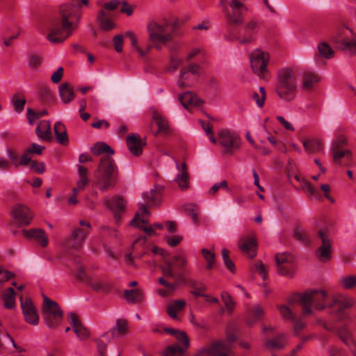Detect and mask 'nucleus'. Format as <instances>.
Masks as SVG:
<instances>
[{
  "label": "nucleus",
  "instance_id": "6e6d98bb",
  "mask_svg": "<svg viewBox=\"0 0 356 356\" xmlns=\"http://www.w3.org/2000/svg\"><path fill=\"white\" fill-rule=\"evenodd\" d=\"M127 35H129L131 40V44L132 47L138 53V54L140 56H145L150 51L151 49H149V44L147 46V48L145 49H141L138 45L137 38H136L134 33H127Z\"/></svg>",
  "mask_w": 356,
  "mask_h": 356
},
{
  "label": "nucleus",
  "instance_id": "ddd939ff",
  "mask_svg": "<svg viewBox=\"0 0 356 356\" xmlns=\"http://www.w3.org/2000/svg\"><path fill=\"white\" fill-rule=\"evenodd\" d=\"M199 72V66L191 64L188 67L181 70L177 80V86L179 88L191 87L196 79V75Z\"/></svg>",
  "mask_w": 356,
  "mask_h": 356
},
{
  "label": "nucleus",
  "instance_id": "f8f14e48",
  "mask_svg": "<svg viewBox=\"0 0 356 356\" xmlns=\"http://www.w3.org/2000/svg\"><path fill=\"white\" fill-rule=\"evenodd\" d=\"M218 136L220 144L225 149L227 152H231L236 149L240 145V138L235 132L223 129L218 132Z\"/></svg>",
  "mask_w": 356,
  "mask_h": 356
},
{
  "label": "nucleus",
  "instance_id": "2eb2a0df",
  "mask_svg": "<svg viewBox=\"0 0 356 356\" xmlns=\"http://www.w3.org/2000/svg\"><path fill=\"white\" fill-rule=\"evenodd\" d=\"M229 6L232 13L227 15L229 23L234 24H241L243 22V14L247 12V7L238 0H230Z\"/></svg>",
  "mask_w": 356,
  "mask_h": 356
},
{
  "label": "nucleus",
  "instance_id": "c03bdc74",
  "mask_svg": "<svg viewBox=\"0 0 356 356\" xmlns=\"http://www.w3.org/2000/svg\"><path fill=\"white\" fill-rule=\"evenodd\" d=\"M333 161L337 165H341V159L345 158L349 160L351 157V152L348 149H331Z\"/></svg>",
  "mask_w": 356,
  "mask_h": 356
},
{
  "label": "nucleus",
  "instance_id": "3c124183",
  "mask_svg": "<svg viewBox=\"0 0 356 356\" xmlns=\"http://www.w3.org/2000/svg\"><path fill=\"white\" fill-rule=\"evenodd\" d=\"M185 349L179 344L167 346L163 351L161 356H182Z\"/></svg>",
  "mask_w": 356,
  "mask_h": 356
},
{
  "label": "nucleus",
  "instance_id": "0eeeda50",
  "mask_svg": "<svg viewBox=\"0 0 356 356\" xmlns=\"http://www.w3.org/2000/svg\"><path fill=\"white\" fill-rule=\"evenodd\" d=\"M44 324L50 329H56L63 321V312L59 305L48 298H44L42 313Z\"/></svg>",
  "mask_w": 356,
  "mask_h": 356
},
{
  "label": "nucleus",
  "instance_id": "5701e85b",
  "mask_svg": "<svg viewBox=\"0 0 356 356\" xmlns=\"http://www.w3.org/2000/svg\"><path fill=\"white\" fill-rule=\"evenodd\" d=\"M22 234L25 238L35 239L43 248L49 243L47 236L42 229H24Z\"/></svg>",
  "mask_w": 356,
  "mask_h": 356
},
{
  "label": "nucleus",
  "instance_id": "9b49d317",
  "mask_svg": "<svg viewBox=\"0 0 356 356\" xmlns=\"http://www.w3.org/2000/svg\"><path fill=\"white\" fill-rule=\"evenodd\" d=\"M149 211L145 206L140 207L136 212L135 218L130 222V225L138 227L149 236L155 235L156 232L153 227L145 226L149 221Z\"/></svg>",
  "mask_w": 356,
  "mask_h": 356
},
{
  "label": "nucleus",
  "instance_id": "412c9836",
  "mask_svg": "<svg viewBox=\"0 0 356 356\" xmlns=\"http://www.w3.org/2000/svg\"><path fill=\"white\" fill-rule=\"evenodd\" d=\"M179 99L182 106L188 110L200 108L202 104L201 99L191 92H186L180 95Z\"/></svg>",
  "mask_w": 356,
  "mask_h": 356
},
{
  "label": "nucleus",
  "instance_id": "0e129e2a",
  "mask_svg": "<svg viewBox=\"0 0 356 356\" xmlns=\"http://www.w3.org/2000/svg\"><path fill=\"white\" fill-rule=\"evenodd\" d=\"M221 298L227 310L232 311L234 309V302L230 295L227 292L223 291L221 294Z\"/></svg>",
  "mask_w": 356,
  "mask_h": 356
},
{
  "label": "nucleus",
  "instance_id": "f03ea898",
  "mask_svg": "<svg viewBox=\"0 0 356 356\" xmlns=\"http://www.w3.org/2000/svg\"><path fill=\"white\" fill-rule=\"evenodd\" d=\"M88 0H76L71 6L60 8V19L51 23L47 40L54 44L61 43L67 39L75 31L81 18V8L88 6Z\"/></svg>",
  "mask_w": 356,
  "mask_h": 356
},
{
  "label": "nucleus",
  "instance_id": "bb28decb",
  "mask_svg": "<svg viewBox=\"0 0 356 356\" xmlns=\"http://www.w3.org/2000/svg\"><path fill=\"white\" fill-rule=\"evenodd\" d=\"M264 315L265 312L264 308L259 305H255L247 312V316L245 318L246 323L249 326H252L257 321H260Z\"/></svg>",
  "mask_w": 356,
  "mask_h": 356
},
{
  "label": "nucleus",
  "instance_id": "a878e982",
  "mask_svg": "<svg viewBox=\"0 0 356 356\" xmlns=\"http://www.w3.org/2000/svg\"><path fill=\"white\" fill-rule=\"evenodd\" d=\"M260 28L259 21L255 19L250 20L245 26V31L248 35L240 40L241 44H249L254 41V35L257 33Z\"/></svg>",
  "mask_w": 356,
  "mask_h": 356
},
{
  "label": "nucleus",
  "instance_id": "4c0bfd02",
  "mask_svg": "<svg viewBox=\"0 0 356 356\" xmlns=\"http://www.w3.org/2000/svg\"><path fill=\"white\" fill-rule=\"evenodd\" d=\"M97 19L99 23L100 29L103 31H110L114 29L115 24L110 19L106 12L103 10L99 11Z\"/></svg>",
  "mask_w": 356,
  "mask_h": 356
},
{
  "label": "nucleus",
  "instance_id": "4be33fe9",
  "mask_svg": "<svg viewBox=\"0 0 356 356\" xmlns=\"http://www.w3.org/2000/svg\"><path fill=\"white\" fill-rule=\"evenodd\" d=\"M127 145L130 152L138 156L142 154L145 143L138 134H131L127 137Z\"/></svg>",
  "mask_w": 356,
  "mask_h": 356
},
{
  "label": "nucleus",
  "instance_id": "393cba45",
  "mask_svg": "<svg viewBox=\"0 0 356 356\" xmlns=\"http://www.w3.org/2000/svg\"><path fill=\"white\" fill-rule=\"evenodd\" d=\"M319 81L320 76L316 73L309 70L305 71L302 73L300 88L304 91H309Z\"/></svg>",
  "mask_w": 356,
  "mask_h": 356
},
{
  "label": "nucleus",
  "instance_id": "6e6552de",
  "mask_svg": "<svg viewBox=\"0 0 356 356\" xmlns=\"http://www.w3.org/2000/svg\"><path fill=\"white\" fill-rule=\"evenodd\" d=\"M270 56L268 51L256 49L250 55V67L252 72L261 79L268 73V65Z\"/></svg>",
  "mask_w": 356,
  "mask_h": 356
},
{
  "label": "nucleus",
  "instance_id": "69168bd1",
  "mask_svg": "<svg viewBox=\"0 0 356 356\" xmlns=\"http://www.w3.org/2000/svg\"><path fill=\"white\" fill-rule=\"evenodd\" d=\"M175 338L179 343H181L184 346V349L187 348L189 346V339L186 332L179 331L175 336Z\"/></svg>",
  "mask_w": 356,
  "mask_h": 356
},
{
  "label": "nucleus",
  "instance_id": "9d476101",
  "mask_svg": "<svg viewBox=\"0 0 356 356\" xmlns=\"http://www.w3.org/2000/svg\"><path fill=\"white\" fill-rule=\"evenodd\" d=\"M278 273L282 276L292 277L295 271L294 257L289 252L278 253L275 255Z\"/></svg>",
  "mask_w": 356,
  "mask_h": 356
},
{
  "label": "nucleus",
  "instance_id": "e433bc0d",
  "mask_svg": "<svg viewBox=\"0 0 356 356\" xmlns=\"http://www.w3.org/2000/svg\"><path fill=\"white\" fill-rule=\"evenodd\" d=\"M59 94L61 101L64 104L70 102L74 97L73 88L67 83H62L59 86Z\"/></svg>",
  "mask_w": 356,
  "mask_h": 356
},
{
  "label": "nucleus",
  "instance_id": "bf43d9fd",
  "mask_svg": "<svg viewBox=\"0 0 356 356\" xmlns=\"http://www.w3.org/2000/svg\"><path fill=\"white\" fill-rule=\"evenodd\" d=\"M12 104L13 105L15 111L19 113L24 108L26 104V99L24 98H19L17 95H14L12 98Z\"/></svg>",
  "mask_w": 356,
  "mask_h": 356
},
{
  "label": "nucleus",
  "instance_id": "e2e57ef3",
  "mask_svg": "<svg viewBox=\"0 0 356 356\" xmlns=\"http://www.w3.org/2000/svg\"><path fill=\"white\" fill-rule=\"evenodd\" d=\"M254 270L255 273L260 275L263 280L267 277L266 268L261 261H257L254 265Z\"/></svg>",
  "mask_w": 356,
  "mask_h": 356
},
{
  "label": "nucleus",
  "instance_id": "f704fd0d",
  "mask_svg": "<svg viewBox=\"0 0 356 356\" xmlns=\"http://www.w3.org/2000/svg\"><path fill=\"white\" fill-rule=\"evenodd\" d=\"M1 300L3 307L7 309H13L15 307V292L14 289L9 287L3 292Z\"/></svg>",
  "mask_w": 356,
  "mask_h": 356
},
{
  "label": "nucleus",
  "instance_id": "2f4dec72",
  "mask_svg": "<svg viewBox=\"0 0 356 356\" xmlns=\"http://www.w3.org/2000/svg\"><path fill=\"white\" fill-rule=\"evenodd\" d=\"M36 134L39 138L44 140H51L52 134L50 122L47 120L40 122L36 127Z\"/></svg>",
  "mask_w": 356,
  "mask_h": 356
},
{
  "label": "nucleus",
  "instance_id": "13d9d810",
  "mask_svg": "<svg viewBox=\"0 0 356 356\" xmlns=\"http://www.w3.org/2000/svg\"><path fill=\"white\" fill-rule=\"evenodd\" d=\"M185 210L187 213L191 216L193 222L197 224L198 222V215L200 213L198 207L195 204H188L185 206Z\"/></svg>",
  "mask_w": 356,
  "mask_h": 356
},
{
  "label": "nucleus",
  "instance_id": "09e8293b",
  "mask_svg": "<svg viewBox=\"0 0 356 356\" xmlns=\"http://www.w3.org/2000/svg\"><path fill=\"white\" fill-rule=\"evenodd\" d=\"M188 286L193 289L191 293L195 296H206L204 291L206 290V286L195 280H189L187 282Z\"/></svg>",
  "mask_w": 356,
  "mask_h": 356
},
{
  "label": "nucleus",
  "instance_id": "72a5a7b5",
  "mask_svg": "<svg viewBox=\"0 0 356 356\" xmlns=\"http://www.w3.org/2000/svg\"><path fill=\"white\" fill-rule=\"evenodd\" d=\"M295 178L298 181L301 183L302 189L307 190V191L309 193V197L310 198L314 199L316 200H322V197L320 195L318 190L315 188L310 182L305 179L303 177H300V175H296Z\"/></svg>",
  "mask_w": 356,
  "mask_h": 356
},
{
  "label": "nucleus",
  "instance_id": "49530a36",
  "mask_svg": "<svg viewBox=\"0 0 356 356\" xmlns=\"http://www.w3.org/2000/svg\"><path fill=\"white\" fill-rule=\"evenodd\" d=\"M340 286L345 289H352L356 287V275H346L339 279Z\"/></svg>",
  "mask_w": 356,
  "mask_h": 356
},
{
  "label": "nucleus",
  "instance_id": "c756f323",
  "mask_svg": "<svg viewBox=\"0 0 356 356\" xmlns=\"http://www.w3.org/2000/svg\"><path fill=\"white\" fill-rule=\"evenodd\" d=\"M54 131L56 142L62 145H67L69 143L68 136L65 126L60 122L55 123Z\"/></svg>",
  "mask_w": 356,
  "mask_h": 356
},
{
  "label": "nucleus",
  "instance_id": "20e7f679",
  "mask_svg": "<svg viewBox=\"0 0 356 356\" xmlns=\"http://www.w3.org/2000/svg\"><path fill=\"white\" fill-rule=\"evenodd\" d=\"M275 92L280 99L289 102L293 101L297 93V76L293 70L284 67L277 73Z\"/></svg>",
  "mask_w": 356,
  "mask_h": 356
},
{
  "label": "nucleus",
  "instance_id": "8fccbe9b",
  "mask_svg": "<svg viewBox=\"0 0 356 356\" xmlns=\"http://www.w3.org/2000/svg\"><path fill=\"white\" fill-rule=\"evenodd\" d=\"M127 330V325L124 321L118 320L116 325L113 327L110 332L113 337H119L124 335Z\"/></svg>",
  "mask_w": 356,
  "mask_h": 356
},
{
  "label": "nucleus",
  "instance_id": "052dcab7",
  "mask_svg": "<svg viewBox=\"0 0 356 356\" xmlns=\"http://www.w3.org/2000/svg\"><path fill=\"white\" fill-rule=\"evenodd\" d=\"M218 345V341L216 342L212 343L210 344L208 347H204L199 350L196 354L195 356H204L205 355H208L209 356H212V351H215L217 348Z\"/></svg>",
  "mask_w": 356,
  "mask_h": 356
},
{
  "label": "nucleus",
  "instance_id": "f3484780",
  "mask_svg": "<svg viewBox=\"0 0 356 356\" xmlns=\"http://www.w3.org/2000/svg\"><path fill=\"white\" fill-rule=\"evenodd\" d=\"M13 216L15 220L21 226L29 225L33 218L30 209L22 204H16L13 209Z\"/></svg>",
  "mask_w": 356,
  "mask_h": 356
},
{
  "label": "nucleus",
  "instance_id": "4d7b16f0",
  "mask_svg": "<svg viewBox=\"0 0 356 356\" xmlns=\"http://www.w3.org/2000/svg\"><path fill=\"white\" fill-rule=\"evenodd\" d=\"M280 313L282 318L286 321H293L295 318V314L291 308L288 305H281L278 307Z\"/></svg>",
  "mask_w": 356,
  "mask_h": 356
},
{
  "label": "nucleus",
  "instance_id": "58836bf2",
  "mask_svg": "<svg viewBox=\"0 0 356 356\" xmlns=\"http://www.w3.org/2000/svg\"><path fill=\"white\" fill-rule=\"evenodd\" d=\"M303 146L308 153L319 152L323 149V145L320 139L315 138L306 140L303 142Z\"/></svg>",
  "mask_w": 356,
  "mask_h": 356
},
{
  "label": "nucleus",
  "instance_id": "a18cd8bd",
  "mask_svg": "<svg viewBox=\"0 0 356 356\" xmlns=\"http://www.w3.org/2000/svg\"><path fill=\"white\" fill-rule=\"evenodd\" d=\"M212 356H234V354L229 344L218 341L217 348L212 351Z\"/></svg>",
  "mask_w": 356,
  "mask_h": 356
},
{
  "label": "nucleus",
  "instance_id": "aec40b11",
  "mask_svg": "<svg viewBox=\"0 0 356 356\" xmlns=\"http://www.w3.org/2000/svg\"><path fill=\"white\" fill-rule=\"evenodd\" d=\"M88 231L81 228H75L69 239L68 245L74 250L80 249L88 237Z\"/></svg>",
  "mask_w": 356,
  "mask_h": 356
},
{
  "label": "nucleus",
  "instance_id": "7c9ffc66",
  "mask_svg": "<svg viewBox=\"0 0 356 356\" xmlns=\"http://www.w3.org/2000/svg\"><path fill=\"white\" fill-rule=\"evenodd\" d=\"M86 283L97 292H108L111 288V284L106 280L97 277L88 278Z\"/></svg>",
  "mask_w": 356,
  "mask_h": 356
},
{
  "label": "nucleus",
  "instance_id": "de8ad7c7",
  "mask_svg": "<svg viewBox=\"0 0 356 356\" xmlns=\"http://www.w3.org/2000/svg\"><path fill=\"white\" fill-rule=\"evenodd\" d=\"M90 151L96 156L106 153L107 154L106 156H111L114 153L113 150L104 143H97L90 148Z\"/></svg>",
  "mask_w": 356,
  "mask_h": 356
},
{
  "label": "nucleus",
  "instance_id": "39448f33",
  "mask_svg": "<svg viewBox=\"0 0 356 356\" xmlns=\"http://www.w3.org/2000/svg\"><path fill=\"white\" fill-rule=\"evenodd\" d=\"M118 175L117 167L113 159L108 156H102L97 170L95 172V182L102 191L114 187Z\"/></svg>",
  "mask_w": 356,
  "mask_h": 356
},
{
  "label": "nucleus",
  "instance_id": "473e14b6",
  "mask_svg": "<svg viewBox=\"0 0 356 356\" xmlns=\"http://www.w3.org/2000/svg\"><path fill=\"white\" fill-rule=\"evenodd\" d=\"M152 120L158 126V131L154 133L155 135L159 132L163 134H168L170 132L168 122L161 113L154 111L152 113Z\"/></svg>",
  "mask_w": 356,
  "mask_h": 356
},
{
  "label": "nucleus",
  "instance_id": "37998d69",
  "mask_svg": "<svg viewBox=\"0 0 356 356\" xmlns=\"http://www.w3.org/2000/svg\"><path fill=\"white\" fill-rule=\"evenodd\" d=\"M200 252L207 263V269L211 270L213 268L216 261L214 250L213 249L202 248Z\"/></svg>",
  "mask_w": 356,
  "mask_h": 356
},
{
  "label": "nucleus",
  "instance_id": "b1692460",
  "mask_svg": "<svg viewBox=\"0 0 356 356\" xmlns=\"http://www.w3.org/2000/svg\"><path fill=\"white\" fill-rule=\"evenodd\" d=\"M175 164L178 173L175 181L181 190H186L189 187V176L187 172L186 165L185 163L180 165L176 161Z\"/></svg>",
  "mask_w": 356,
  "mask_h": 356
},
{
  "label": "nucleus",
  "instance_id": "a19ab883",
  "mask_svg": "<svg viewBox=\"0 0 356 356\" xmlns=\"http://www.w3.org/2000/svg\"><path fill=\"white\" fill-rule=\"evenodd\" d=\"M158 282L160 284L166 287V289H159L158 291V293L163 297L168 296L171 292L175 291L179 282V281L177 280L174 282H168L164 277H159Z\"/></svg>",
  "mask_w": 356,
  "mask_h": 356
},
{
  "label": "nucleus",
  "instance_id": "864d4df0",
  "mask_svg": "<svg viewBox=\"0 0 356 356\" xmlns=\"http://www.w3.org/2000/svg\"><path fill=\"white\" fill-rule=\"evenodd\" d=\"M318 52L319 56L324 59H330L334 56V50L326 42H321L318 45Z\"/></svg>",
  "mask_w": 356,
  "mask_h": 356
},
{
  "label": "nucleus",
  "instance_id": "ea45409f",
  "mask_svg": "<svg viewBox=\"0 0 356 356\" xmlns=\"http://www.w3.org/2000/svg\"><path fill=\"white\" fill-rule=\"evenodd\" d=\"M168 49L172 53V55L170 57V64L168 67V71L173 72L182 64V58L175 54L177 49L175 44V46H168Z\"/></svg>",
  "mask_w": 356,
  "mask_h": 356
},
{
  "label": "nucleus",
  "instance_id": "338daca9",
  "mask_svg": "<svg viewBox=\"0 0 356 356\" xmlns=\"http://www.w3.org/2000/svg\"><path fill=\"white\" fill-rule=\"evenodd\" d=\"M46 114H47V111L35 113V112H33L31 108H28V110H27V117L29 119V122L31 124H33L35 120L46 115Z\"/></svg>",
  "mask_w": 356,
  "mask_h": 356
},
{
  "label": "nucleus",
  "instance_id": "680f3d73",
  "mask_svg": "<svg viewBox=\"0 0 356 356\" xmlns=\"http://www.w3.org/2000/svg\"><path fill=\"white\" fill-rule=\"evenodd\" d=\"M294 237L299 241L303 243L309 242V238L307 232L302 229L298 228L294 231Z\"/></svg>",
  "mask_w": 356,
  "mask_h": 356
},
{
  "label": "nucleus",
  "instance_id": "7ed1b4c3",
  "mask_svg": "<svg viewBox=\"0 0 356 356\" xmlns=\"http://www.w3.org/2000/svg\"><path fill=\"white\" fill-rule=\"evenodd\" d=\"M147 29L150 42L149 49L161 50L163 46L168 47L169 44L174 42L175 27L165 19L151 21Z\"/></svg>",
  "mask_w": 356,
  "mask_h": 356
},
{
  "label": "nucleus",
  "instance_id": "f257e3e1",
  "mask_svg": "<svg viewBox=\"0 0 356 356\" xmlns=\"http://www.w3.org/2000/svg\"><path fill=\"white\" fill-rule=\"evenodd\" d=\"M291 305H299L302 307L303 316L313 313V307L317 310L326 308H337L339 310L353 306V299L341 293L330 294L324 289H312L303 293H296L289 300Z\"/></svg>",
  "mask_w": 356,
  "mask_h": 356
},
{
  "label": "nucleus",
  "instance_id": "dca6fc26",
  "mask_svg": "<svg viewBox=\"0 0 356 356\" xmlns=\"http://www.w3.org/2000/svg\"><path fill=\"white\" fill-rule=\"evenodd\" d=\"M318 236L321 241V245L317 249L316 255L319 261L325 262L330 259L331 256L332 242L327 233L323 230L319 231Z\"/></svg>",
  "mask_w": 356,
  "mask_h": 356
},
{
  "label": "nucleus",
  "instance_id": "6ab92c4d",
  "mask_svg": "<svg viewBox=\"0 0 356 356\" xmlns=\"http://www.w3.org/2000/svg\"><path fill=\"white\" fill-rule=\"evenodd\" d=\"M238 247L241 251L250 258L255 257L257 243L253 236L250 235L242 236L238 241Z\"/></svg>",
  "mask_w": 356,
  "mask_h": 356
},
{
  "label": "nucleus",
  "instance_id": "5fc2aeb1",
  "mask_svg": "<svg viewBox=\"0 0 356 356\" xmlns=\"http://www.w3.org/2000/svg\"><path fill=\"white\" fill-rule=\"evenodd\" d=\"M339 337L348 347L352 343L355 342L353 339L351 332L347 327H343L339 331Z\"/></svg>",
  "mask_w": 356,
  "mask_h": 356
},
{
  "label": "nucleus",
  "instance_id": "cd10ccee",
  "mask_svg": "<svg viewBox=\"0 0 356 356\" xmlns=\"http://www.w3.org/2000/svg\"><path fill=\"white\" fill-rule=\"evenodd\" d=\"M106 204L108 207L115 211L114 218L116 223H118L120 220V216L118 213L124 211L126 205L125 200L120 197H115L108 200Z\"/></svg>",
  "mask_w": 356,
  "mask_h": 356
},
{
  "label": "nucleus",
  "instance_id": "1a4fd4ad",
  "mask_svg": "<svg viewBox=\"0 0 356 356\" xmlns=\"http://www.w3.org/2000/svg\"><path fill=\"white\" fill-rule=\"evenodd\" d=\"M332 40L339 48L352 53L356 52V38L348 27H338L333 33Z\"/></svg>",
  "mask_w": 356,
  "mask_h": 356
},
{
  "label": "nucleus",
  "instance_id": "c85d7f7f",
  "mask_svg": "<svg viewBox=\"0 0 356 356\" xmlns=\"http://www.w3.org/2000/svg\"><path fill=\"white\" fill-rule=\"evenodd\" d=\"M162 188L161 186H155L143 193V198L149 206L156 205L161 199Z\"/></svg>",
  "mask_w": 356,
  "mask_h": 356
},
{
  "label": "nucleus",
  "instance_id": "79ce46f5",
  "mask_svg": "<svg viewBox=\"0 0 356 356\" xmlns=\"http://www.w3.org/2000/svg\"><path fill=\"white\" fill-rule=\"evenodd\" d=\"M186 303L183 300H177L168 305L167 313L170 317L173 319L177 318V312L181 311L185 307Z\"/></svg>",
  "mask_w": 356,
  "mask_h": 356
},
{
  "label": "nucleus",
  "instance_id": "423d86ee",
  "mask_svg": "<svg viewBox=\"0 0 356 356\" xmlns=\"http://www.w3.org/2000/svg\"><path fill=\"white\" fill-rule=\"evenodd\" d=\"M152 252L154 254L161 255L163 259L164 264L160 268L164 277L166 278H175L179 281L181 276L177 274L176 270H181L186 266V258L182 255L178 254L171 259H168L167 252L158 247H154Z\"/></svg>",
  "mask_w": 356,
  "mask_h": 356
},
{
  "label": "nucleus",
  "instance_id": "774afa93",
  "mask_svg": "<svg viewBox=\"0 0 356 356\" xmlns=\"http://www.w3.org/2000/svg\"><path fill=\"white\" fill-rule=\"evenodd\" d=\"M7 156L10 160L11 163L15 167H18L19 165V160H18V154L16 151L13 150V149L8 148L7 149Z\"/></svg>",
  "mask_w": 356,
  "mask_h": 356
},
{
  "label": "nucleus",
  "instance_id": "c9c22d12",
  "mask_svg": "<svg viewBox=\"0 0 356 356\" xmlns=\"http://www.w3.org/2000/svg\"><path fill=\"white\" fill-rule=\"evenodd\" d=\"M286 343V336L284 334H280L273 339L266 340L265 346L267 349L275 350L284 348Z\"/></svg>",
  "mask_w": 356,
  "mask_h": 356
},
{
  "label": "nucleus",
  "instance_id": "a211bd4d",
  "mask_svg": "<svg viewBox=\"0 0 356 356\" xmlns=\"http://www.w3.org/2000/svg\"><path fill=\"white\" fill-rule=\"evenodd\" d=\"M69 323L76 336L80 340H86L90 336L89 330L81 323L77 315L74 312L67 314Z\"/></svg>",
  "mask_w": 356,
  "mask_h": 356
},
{
  "label": "nucleus",
  "instance_id": "4468645a",
  "mask_svg": "<svg viewBox=\"0 0 356 356\" xmlns=\"http://www.w3.org/2000/svg\"><path fill=\"white\" fill-rule=\"evenodd\" d=\"M21 307L24 319L26 323L32 325H37L39 323V316L36 308L30 298L23 299L20 297Z\"/></svg>",
  "mask_w": 356,
  "mask_h": 356
},
{
  "label": "nucleus",
  "instance_id": "603ef678",
  "mask_svg": "<svg viewBox=\"0 0 356 356\" xmlns=\"http://www.w3.org/2000/svg\"><path fill=\"white\" fill-rule=\"evenodd\" d=\"M124 297L129 302H138L143 299V293L140 289H131L124 291Z\"/></svg>",
  "mask_w": 356,
  "mask_h": 356
}]
</instances>
